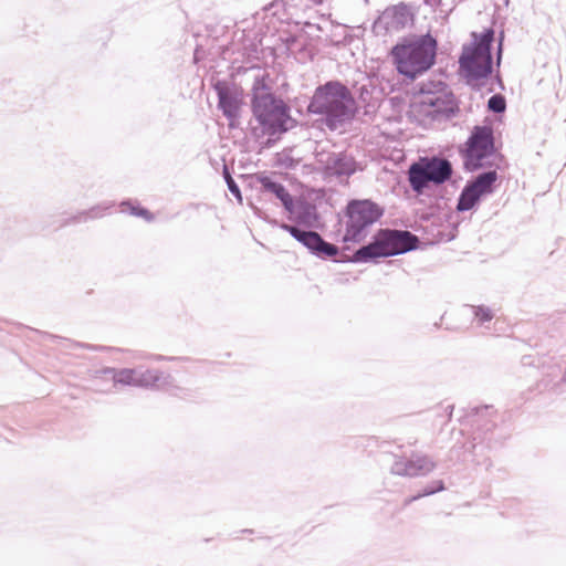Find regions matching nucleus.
Here are the masks:
<instances>
[{
	"label": "nucleus",
	"instance_id": "nucleus-1",
	"mask_svg": "<svg viewBox=\"0 0 566 566\" xmlns=\"http://www.w3.org/2000/svg\"><path fill=\"white\" fill-rule=\"evenodd\" d=\"M251 91V113L258 123L252 127L254 137L266 136V145L271 146L297 127L298 120L291 115V106L272 92L263 77H255Z\"/></svg>",
	"mask_w": 566,
	"mask_h": 566
},
{
	"label": "nucleus",
	"instance_id": "nucleus-2",
	"mask_svg": "<svg viewBox=\"0 0 566 566\" xmlns=\"http://www.w3.org/2000/svg\"><path fill=\"white\" fill-rule=\"evenodd\" d=\"M357 112L352 92L337 80L318 85L307 105V113L322 115V123L332 132L349 124Z\"/></svg>",
	"mask_w": 566,
	"mask_h": 566
},
{
	"label": "nucleus",
	"instance_id": "nucleus-3",
	"mask_svg": "<svg viewBox=\"0 0 566 566\" xmlns=\"http://www.w3.org/2000/svg\"><path fill=\"white\" fill-rule=\"evenodd\" d=\"M438 41L430 33L403 36L390 50V57L398 74L416 80L429 71L437 60Z\"/></svg>",
	"mask_w": 566,
	"mask_h": 566
},
{
	"label": "nucleus",
	"instance_id": "nucleus-4",
	"mask_svg": "<svg viewBox=\"0 0 566 566\" xmlns=\"http://www.w3.org/2000/svg\"><path fill=\"white\" fill-rule=\"evenodd\" d=\"M419 238L408 230L384 228L379 229L371 240L359 247L349 258L342 262L377 263L382 258L395 256L416 250Z\"/></svg>",
	"mask_w": 566,
	"mask_h": 566
},
{
	"label": "nucleus",
	"instance_id": "nucleus-5",
	"mask_svg": "<svg viewBox=\"0 0 566 566\" xmlns=\"http://www.w3.org/2000/svg\"><path fill=\"white\" fill-rule=\"evenodd\" d=\"M385 213L384 207L371 199H352L344 209V242L359 243L368 235L369 228Z\"/></svg>",
	"mask_w": 566,
	"mask_h": 566
},
{
	"label": "nucleus",
	"instance_id": "nucleus-6",
	"mask_svg": "<svg viewBox=\"0 0 566 566\" xmlns=\"http://www.w3.org/2000/svg\"><path fill=\"white\" fill-rule=\"evenodd\" d=\"M453 167L449 159L440 156L420 157L408 169L410 188L418 195L424 193L430 185L441 186L449 181Z\"/></svg>",
	"mask_w": 566,
	"mask_h": 566
},
{
	"label": "nucleus",
	"instance_id": "nucleus-7",
	"mask_svg": "<svg viewBox=\"0 0 566 566\" xmlns=\"http://www.w3.org/2000/svg\"><path fill=\"white\" fill-rule=\"evenodd\" d=\"M495 153L494 130L491 125L474 126L467 142L459 148L463 169L468 172H474L488 166L486 159Z\"/></svg>",
	"mask_w": 566,
	"mask_h": 566
},
{
	"label": "nucleus",
	"instance_id": "nucleus-8",
	"mask_svg": "<svg viewBox=\"0 0 566 566\" xmlns=\"http://www.w3.org/2000/svg\"><path fill=\"white\" fill-rule=\"evenodd\" d=\"M270 222L289 232L291 237H293L297 242L305 247L311 254L322 260L333 259L336 262H342L340 260L343 258H348L347 255H342L339 259H337L339 254V248L336 244L327 242L318 232L313 231L312 229H307L302 226L290 224L286 222H279L276 220H272Z\"/></svg>",
	"mask_w": 566,
	"mask_h": 566
},
{
	"label": "nucleus",
	"instance_id": "nucleus-9",
	"mask_svg": "<svg viewBox=\"0 0 566 566\" xmlns=\"http://www.w3.org/2000/svg\"><path fill=\"white\" fill-rule=\"evenodd\" d=\"M499 174L494 169L484 170L467 181L458 200L457 211L467 212L479 207L481 200L494 192Z\"/></svg>",
	"mask_w": 566,
	"mask_h": 566
},
{
	"label": "nucleus",
	"instance_id": "nucleus-10",
	"mask_svg": "<svg viewBox=\"0 0 566 566\" xmlns=\"http://www.w3.org/2000/svg\"><path fill=\"white\" fill-rule=\"evenodd\" d=\"M218 96V108L228 119L230 129L239 127V118L243 105V92L240 86L224 80H217L212 84Z\"/></svg>",
	"mask_w": 566,
	"mask_h": 566
},
{
	"label": "nucleus",
	"instance_id": "nucleus-11",
	"mask_svg": "<svg viewBox=\"0 0 566 566\" xmlns=\"http://www.w3.org/2000/svg\"><path fill=\"white\" fill-rule=\"evenodd\" d=\"M459 65L467 85L475 92H480L486 85L494 71L493 59L478 57L468 53H461Z\"/></svg>",
	"mask_w": 566,
	"mask_h": 566
},
{
	"label": "nucleus",
	"instance_id": "nucleus-12",
	"mask_svg": "<svg viewBox=\"0 0 566 566\" xmlns=\"http://www.w3.org/2000/svg\"><path fill=\"white\" fill-rule=\"evenodd\" d=\"M495 413L492 406H481L471 409V412L467 416L468 421L475 430L473 431L472 442L464 444L463 448L473 454V461L480 464L478 459V447L486 440V434L495 428V422L491 419L492 415Z\"/></svg>",
	"mask_w": 566,
	"mask_h": 566
},
{
	"label": "nucleus",
	"instance_id": "nucleus-13",
	"mask_svg": "<svg viewBox=\"0 0 566 566\" xmlns=\"http://www.w3.org/2000/svg\"><path fill=\"white\" fill-rule=\"evenodd\" d=\"M415 13L411 7L405 2H399L398 4L387 7L374 22L373 28L376 32L384 31L388 33L412 25Z\"/></svg>",
	"mask_w": 566,
	"mask_h": 566
},
{
	"label": "nucleus",
	"instance_id": "nucleus-14",
	"mask_svg": "<svg viewBox=\"0 0 566 566\" xmlns=\"http://www.w3.org/2000/svg\"><path fill=\"white\" fill-rule=\"evenodd\" d=\"M319 163L323 164L326 176L336 177L339 180L348 179L356 171L363 170L354 156L346 151L329 153L326 159H321Z\"/></svg>",
	"mask_w": 566,
	"mask_h": 566
},
{
	"label": "nucleus",
	"instance_id": "nucleus-15",
	"mask_svg": "<svg viewBox=\"0 0 566 566\" xmlns=\"http://www.w3.org/2000/svg\"><path fill=\"white\" fill-rule=\"evenodd\" d=\"M436 469V463L423 454L412 453L409 459L396 455L390 468V472L400 476H421L427 475Z\"/></svg>",
	"mask_w": 566,
	"mask_h": 566
},
{
	"label": "nucleus",
	"instance_id": "nucleus-16",
	"mask_svg": "<svg viewBox=\"0 0 566 566\" xmlns=\"http://www.w3.org/2000/svg\"><path fill=\"white\" fill-rule=\"evenodd\" d=\"M289 219L294 222V226H302L307 229L318 228L321 216L317 211L316 205L307 201L306 199H292V206L289 210Z\"/></svg>",
	"mask_w": 566,
	"mask_h": 566
},
{
	"label": "nucleus",
	"instance_id": "nucleus-17",
	"mask_svg": "<svg viewBox=\"0 0 566 566\" xmlns=\"http://www.w3.org/2000/svg\"><path fill=\"white\" fill-rule=\"evenodd\" d=\"M472 42L463 46L462 53L478 57L493 59V42L495 31L492 28L484 29L481 33L472 32Z\"/></svg>",
	"mask_w": 566,
	"mask_h": 566
},
{
	"label": "nucleus",
	"instance_id": "nucleus-18",
	"mask_svg": "<svg viewBox=\"0 0 566 566\" xmlns=\"http://www.w3.org/2000/svg\"><path fill=\"white\" fill-rule=\"evenodd\" d=\"M421 104L431 107L436 114L453 116L459 111L454 95L449 93H427L422 96Z\"/></svg>",
	"mask_w": 566,
	"mask_h": 566
},
{
	"label": "nucleus",
	"instance_id": "nucleus-19",
	"mask_svg": "<svg viewBox=\"0 0 566 566\" xmlns=\"http://www.w3.org/2000/svg\"><path fill=\"white\" fill-rule=\"evenodd\" d=\"M258 181L260 182L263 191L274 195L281 201L283 208L289 210V208L292 206V199L294 197L289 192L283 184L265 175L259 176Z\"/></svg>",
	"mask_w": 566,
	"mask_h": 566
},
{
	"label": "nucleus",
	"instance_id": "nucleus-20",
	"mask_svg": "<svg viewBox=\"0 0 566 566\" xmlns=\"http://www.w3.org/2000/svg\"><path fill=\"white\" fill-rule=\"evenodd\" d=\"M163 378V373L157 369L137 370L136 369V386L137 387H157Z\"/></svg>",
	"mask_w": 566,
	"mask_h": 566
},
{
	"label": "nucleus",
	"instance_id": "nucleus-21",
	"mask_svg": "<svg viewBox=\"0 0 566 566\" xmlns=\"http://www.w3.org/2000/svg\"><path fill=\"white\" fill-rule=\"evenodd\" d=\"M444 489H446V486H444V482L442 480H434V481L430 482L429 484H427L418 494L406 499L405 505H409L412 502H415L421 497L429 496V495L436 494L438 492H441Z\"/></svg>",
	"mask_w": 566,
	"mask_h": 566
},
{
	"label": "nucleus",
	"instance_id": "nucleus-22",
	"mask_svg": "<svg viewBox=\"0 0 566 566\" xmlns=\"http://www.w3.org/2000/svg\"><path fill=\"white\" fill-rule=\"evenodd\" d=\"M488 111L494 114H503L506 111V98L497 93L493 94L488 101Z\"/></svg>",
	"mask_w": 566,
	"mask_h": 566
},
{
	"label": "nucleus",
	"instance_id": "nucleus-23",
	"mask_svg": "<svg viewBox=\"0 0 566 566\" xmlns=\"http://www.w3.org/2000/svg\"><path fill=\"white\" fill-rule=\"evenodd\" d=\"M120 206L123 208L127 207L132 216L142 217L147 221L154 220V214L148 209L139 205H134L130 200L123 201Z\"/></svg>",
	"mask_w": 566,
	"mask_h": 566
},
{
	"label": "nucleus",
	"instance_id": "nucleus-24",
	"mask_svg": "<svg viewBox=\"0 0 566 566\" xmlns=\"http://www.w3.org/2000/svg\"><path fill=\"white\" fill-rule=\"evenodd\" d=\"M114 382L136 386V369L123 368L117 370Z\"/></svg>",
	"mask_w": 566,
	"mask_h": 566
},
{
	"label": "nucleus",
	"instance_id": "nucleus-25",
	"mask_svg": "<svg viewBox=\"0 0 566 566\" xmlns=\"http://www.w3.org/2000/svg\"><path fill=\"white\" fill-rule=\"evenodd\" d=\"M222 176L228 186L229 191L241 202L242 193L239 185L235 182L227 165L223 166Z\"/></svg>",
	"mask_w": 566,
	"mask_h": 566
},
{
	"label": "nucleus",
	"instance_id": "nucleus-26",
	"mask_svg": "<svg viewBox=\"0 0 566 566\" xmlns=\"http://www.w3.org/2000/svg\"><path fill=\"white\" fill-rule=\"evenodd\" d=\"M473 314L474 317L478 319L480 324H484L486 322H490L493 318V312L490 307L484 305H468Z\"/></svg>",
	"mask_w": 566,
	"mask_h": 566
},
{
	"label": "nucleus",
	"instance_id": "nucleus-27",
	"mask_svg": "<svg viewBox=\"0 0 566 566\" xmlns=\"http://www.w3.org/2000/svg\"><path fill=\"white\" fill-rule=\"evenodd\" d=\"M107 208H101V206H97V207H93L91 208L90 210L87 211H82L80 212L78 214L74 216L72 218V222L76 223V222H82V221H86L87 219H94V218H97L99 216H102V211L106 210Z\"/></svg>",
	"mask_w": 566,
	"mask_h": 566
},
{
	"label": "nucleus",
	"instance_id": "nucleus-28",
	"mask_svg": "<svg viewBox=\"0 0 566 566\" xmlns=\"http://www.w3.org/2000/svg\"><path fill=\"white\" fill-rule=\"evenodd\" d=\"M503 40H504V33L501 32L500 39H499V44H497V52H496L497 63H500L501 57H502Z\"/></svg>",
	"mask_w": 566,
	"mask_h": 566
},
{
	"label": "nucleus",
	"instance_id": "nucleus-29",
	"mask_svg": "<svg viewBox=\"0 0 566 566\" xmlns=\"http://www.w3.org/2000/svg\"><path fill=\"white\" fill-rule=\"evenodd\" d=\"M101 373L104 376H112L113 379H115V375H116L117 370L115 368L106 367V368L102 369Z\"/></svg>",
	"mask_w": 566,
	"mask_h": 566
},
{
	"label": "nucleus",
	"instance_id": "nucleus-30",
	"mask_svg": "<svg viewBox=\"0 0 566 566\" xmlns=\"http://www.w3.org/2000/svg\"><path fill=\"white\" fill-rule=\"evenodd\" d=\"M366 94H369L368 90L365 86L360 87V98L361 99H365Z\"/></svg>",
	"mask_w": 566,
	"mask_h": 566
},
{
	"label": "nucleus",
	"instance_id": "nucleus-31",
	"mask_svg": "<svg viewBox=\"0 0 566 566\" xmlns=\"http://www.w3.org/2000/svg\"><path fill=\"white\" fill-rule=\"evenodd\" d=\"M453 408H454V407H453L452 405H450V406H448V407H447V410L449 411V413H448L449 419H450V418H451V416H452Z\"/></svg>",
	"mask_w": 566,
	"mask_h": 566
},
{
	"label": "nucleus",
	"instance_id": "nucleus-32",
	"mask_svg": "<svg viewBox=\"0 0 566 566\" xmlns=\"http://www.w3.org/2000/svg\"><path fill=\"white\" fill-rule=\"evenodd\" d=\"M496 84H499L502 90L504 88L502 78L500 76H496Z\"/></svg>",
	"mask_w": 566,
	"mask_h": 566
},
{
	"label": "nucleus",
	"instance_id": "nucleus-33",
	"mask_svg": "<svg viewBox=\"0 0 566 566\" xmlns=\"http://www.w3.org/2000/svg\"><path fill=\"white\" fill-rule=\"evenodd\" d=\"M423 2L428 6H433L436 3V0H423Z\"/></svg>",
	"mask_w": 566,
	"mask_h": 566
},
{
	"label": "nucleus",
	"instance_id": "nucleus-34",
	"mask_svg": "<svg viewBox=\"0 0 566 566\" xmlns=\"http://www.w3.org/2000/svg\"><path fill=\"white\" fill-rule=\"evenodd\" d=\"M243 533H253V530H243Z\"/></svg>",
	"mask_w": 566,
	"mask_h": 566
},
{
	"label": "nucleus",
	"instance_id": "nucleus-35",
	"mask_svg": "<svg viewBox=\"0 0 566 566\" xmlns=\"http://www.w3.org/2000/svg\"><path fill=\"white\" fill-rule=\"evenodd\" d=\"M493 90L494 88L491 86V87L488 88V92L491 93V92H493Z\"/></svg>",
	"mask_w": 566,
	"mask_h": 566
}]
</instances>
